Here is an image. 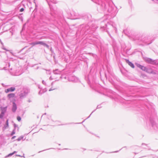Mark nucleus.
I'll list each match as a JSON object with an SVG mask.
<instances>
[{
    "label": "nucleus",
    "instance_id": "1",
    "mask_svg": "<svg viewBox=\"0 0 158 158\" xmlns=\"http://www.w3.org/2000/svg\"><path fill=\"white\" fill-rule=\"evenodd\" d=\"M39 44L43 45L47 47H48V46L47 44H45L42 41L35 42H34L32 43L31 44V45L32 46H34L36 45Z\"/></svg>",
    "mask_w": 158,
    "mask_h": 158
},
{
    "label": "nucleus",
    "instance_id": "2",
    "mask_svg": "<svg viewBox=\"0 0 158 158\" xmlns=\"http://www.w3.org/2000/svg\"><path fill=\"white\" fill-rule=\"evenodd\" d=\"M135 64L136 65L137 67H139L143 71L146 70V68L145 67L143 66L142 65H141L139 64L138 63H135Z\"/></svg>",
    "mask_w": 158,
    "mask_h": 158
},
{
    "label": "nucleus",
    "instance_id": "3",
    "mask_svg": "<svg viewBox=\"0 0 158 158\" xmlns=\"http://www.w3.org/2000/svg\"><path fill=\"white\" fill-rule=\"evenodd\" d=\"M15 88L14 87H12L5 90V92L6 93H8L10 92L14 91L15 90Z\"/></svg>",
    "mask_w": 158,
    "mask_h": 158
},
{
    "label": "nucleus",
    "instance_id": "4",
    "mask_svg": "<svg viewBox=\"0 0 158 158\" xmlns=\"http://www.w3.org/2000/svg\"><path fill=\"white\" fill-rule=\"evenodd\" d=\"M126 62L128 63V65L130 66L132 68H135L134 65V64L130 62L128 60H126Z\"/></svg>",
    "mask_w": 158,
    "mask_h": 158
},
{
    "label": "nucleus",
    "instance_id": "5",
    "mask_svg": "<svg viewBox=\"0 0 158 158\" xmlns=\"http://www.w3.org/2000/svg\"><path fill=\"white\" fill-rule=\"evenodd\" d=\"M17 109V106L16 104L15 103H13V107L12 108V111L14 112H15V111Z\"/></svg>",
    "mask_w": 158,
    "mask_h": 158
},
{
    "label": "nucleus",
    "instance_id": "6",
    "mask_svg": "<svg viewBox=\"0 0 158 158\" xmlns=\"http://www.w3.org/2000/svg\"><path fill=\"white\" fill-rule=\"evenodd\" d=\"M15 96V94L13 93H11L8 95V97L9 98H14Z\"/></svg>",
    "mask_w": 158,
    "mask_h": 158
},
{
    "label": "nucleus",
    "instance_id": "7",
    "mask_svg": "<svg viewBox=\"0 0 158 158\" xmlns=\"http://www.w3.org/2000/svg\"><path fill=\"white\" fill-rule=\"evenodd\" d=\"M148 62L151 64H154L155 63L154 62V61L152 60V59H149L148 60Z\"/></svg>",
    "mask_w": 158,
    "mask_h": 158
},
{
    "label": "nucleus",
    "instance_id": "8",
    "mask_svg": "<svg viewBox=\"0 0 158 158\" xmlns=\"http://www.w3.org/2000/svg\"><path fill=\"white\" fill-rule=\"evenodd\" d=\"M4 112L2 111L1 114H0V118H2L4 116Z\"/></svg>",
    "mask_w": 158,
    "mask_h": 158
},
{
    "label": "nucleus",
    "instance_id": "9",
    "mask_svg": "<svg viewBox=\"0 0 158 158\" xmlns=\"http://www.w3.org/2000/svg\"><path fill=\"white\" fill-rule=\"evenodd\" d=\"M1 110L2 111H3V112H4L5 113L6 110V107L1 108Z\"/></svg>",
    "mask_w": 158,
    "mask_h": 158
},
{
    "label": "nucleus",
    "instance_id": "10",
    "mask_svg": "<svg viewBox=\"0 0 158 158\" xmlns=\"http://www.w3.org/2000/svg\"><path fill=\"white\" fill-rule=\"evenodd\" d=\"M6 126H5V128H6V127H8V120L7 119L6 122Z\"/></svg>",
    "mask_w": 158,
    "mask_h": 158
},
{
    "label": "nucleus",
    "instance_id": "11",
    "mask_svg": "<svg viewBox=\"0 0 158 158\" xmlns=\"http://www.w3.org/2000/svg\"><path fill=\"white\" fill-rule=\"evenodd\" d=\"M17 120L19 121H21V117L19 116H18L17 117Z\"/></svg>",
    "mask_w": 158,
    "mask_h": 158
},
{
    "label": "nucleus",
    "instance_id": "12",
    "mask_svg": "<svg viewBox=\"0 0 158 158\" xmlns=\"http://www.w3.org/2000/svg\"><path fill=\"white\" fill-rule=\"evenodd\" d=\"M16 152L15 151H14V152H13V153H10L8 155V156H11L13 155Z\"/></svg>",
    "mask_w": 158,
    "mask_h": 158
},
{
    "label": "nucleus",
    "instance_id": "13",
    "mask_svg": "<svg viewBox=\"0 0 158 158\" xmlns=\"http://www.w3.org/2000/svg\"><path fill=\"white\" fill-rule=\"evenodd\" d=\"M24 9L23 8H22L20 10V12H23L24 11Z\"/></svg>",
    "mask_w": 158,
    "mask_h": 158
},
{
    "label": "nucleus",
    "instance_id": "14",
    "mask_svg": "<svg viewBox=\"0 0 158 158\" xmlns=\"http://www.w3.org/2000/svg\"><path fill=\"white\" fill-rule=\"evenodd\" d=\"M15 134V132L14 131L12 132V133L11 134V135H13L14 134Z\"/></svg>",
    "mask_w": 158,
    "mask_h": 158
},
{
    "label": "nucleus",
    "instance_id": "15",
    "mask_svg": "<svg viewBox=\"0 0 158 158\" xmlns=\"http://www.w3.org/2000/svg\"><path fill=\"white\" fill-rule=\"evenodd\" d=\"M15 137V136H13L12 138V139H14Z\"/></svg>",
    "mask_w": 158,
    "mask_h": 158
}]
</instances>
